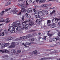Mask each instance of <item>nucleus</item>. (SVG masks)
Masks as SVG:
<instances>
[{
	"label": "nucleus",
	"mask_w": 60,
	"mask_h": 60,
	"mask_svg": "<svg viewBox=\"0 0 60 60\" xmlns=\"http://www.w3.org/2000/svg\"><path fill=\"white\" fill-rule=\"evenodd\" d=\"M28 26H29V25L28 24H26L25 25V26L23 25L22 26L21 28H19L18 29V30L20 31V32H22V30H23L24 29H27L28 28Z\"/></svg>",
	"instance_id": "f257e3e1"
},
{
	"label": "nucleus",
	"mask_w": 60,
	"mask_h": 60,
	"mask_svg": "<svg viewBox=\"0 0 60 60\" xmlns=\"http://www.w3.org/2000/svg\"><path fill=\"white\" fill-rule=\"evenodd\" d=\"M34 15L35 16H37V17H36V19L38 17L40 18L41 17L44 16V15L43 13L42 14H39V11H36V12H35Z\"/></svg>",
	"instance_id": "f03ea898"
},
{
	"label": "nucleus",
	"mask_w": 60,
	"mask_h": 60,
	"mask_svg": "<svg viewBox=\"0 0 60 60\" xmlns=\"http://www.w3.org/2000/svg\"><path fill=\"white\" fill-rule=\"evenodd\" d=\"M21 25H19L18 26V27H15V29H14L15 32V33H17V34H19V33H22V32H20V31H19V28H21Z\"/></svg>",
	"instance_id": "7ed1b4c3"
},
{
	"label": "nucleus",
	"mask_w": 60,
	"mask_h": 60,
	"mask_svg": "<svg viewBox=\"0 0 60 60\" xmlns=\"http://www.w3.org/2000/svg\"><path fill=\"white\" fill-rule=\"evenodd\" d=\"M18 6H19L20 8H25L26 7V5L22 4L21 3H19V4H18Z\"/></svg>",
	"instance_id": "20e7f679"
},
{
	"label": "nucleus",
	"mask_w": 60,
	"mask_h": 60,
	"mask_svg": "<svg viewBox=\"0 0 60 60\" xmlns=\"http://www.w3.org/2000/svg\"><path fill=\"white\" fill-rule=\"evenodd\" d=\"M41 9H40L39 10V11H40V12H42V13H44L45 12H46V14H48V11L45 10V9H43L42 11H41Z\"/></svg>",
	"instance_id": "39448f33"
},
{
	"label": "nucleus",
	"mask_w": 60,
	"mask_h": 60,
	"mask_svg": "<svg viewBox=\"0 0 60 60\" xmlns=\"http://www.w3.org/2000/svg\"><path fill=\"white\" fill-rule=\"evenodd\" d=\"M0 51V52H2V53H6V52L8 53V52H9V51H8V50L6 49L1 50Z\"/></svg>",
	"instance_id": "423d86ee"
},
{
	"label": "nucleus",
	"mask_w": 60,
	"mask_h": 60,
	"mask_svg": "<svg viewBox=\"0 0 60 60\" xmlns=\"http://www.w3.org/2000/svg\"><path fill=\"white\" fill-rule=\"evenodd\" d=\"M41 19H37L35 21V22L36 23L37 22L38 24L39 25L40 24V23H41Z\"/></svg>",
	"instance_id": "0eeeda50"
},
{
	"label": "nucleus",
	"mask_w": 60,
	"mask_h": 60,
	"mask_svg": "<svg viewBox=\"0 0 60 60\" xmlns=\"http://www.w3.org/2000/svg\"><path fill=\"white\" fill-rule=\"evenodd\" d=\"M14 38V37L13 36H10L8 37L7 40L8 41H10L11 40H12Z\"/></svg>",
	"instance_id": "6e6552de"
},
{
	"label": "nucleus",
	"mask_w": 60,
	"mask_h": 60,
	"mask_svg": "<svg viewBox=\"0 0 60 60\" xmlns=\"http://www.w3.org/2000/svg\"><path fill=\"white\" fill-rule=\"evenodd\" d=\"M21 12H24L25 13V14H26L27 12L26 11V9H24L23 8H22L21 10Z\"/></svg>",
	"instance_id": "1a4fd4ad"
},
{
	"label": "nucleus",
	"mask_w": 60,
	"mask_h": 60,
	"mask_svg": "<svg viewBox=\"0 0 60 60\" xmlns=\"http://www.w3.org/2000/svg\"><path fill=\"white\" fill-rule=\"evenodd\" d=\"M56 18H53L52 19V21L53 23L55 24V23H56L57 22V20H56Z\"/></svg>",
	"instance_id": "9d476101"
},
{
	"label": "nucleus",
	"mask_w": 60,
	"mask_h": 60,
	"mask_svg": "<svg viewBox=\"0 0 60 60\" xmlns=\"http://www.w3.org/2000/svg\"><path fill=\"white\" fill-rule=\"evenodd\" d=\"M26 11L27 12V13H32V9L31 8H29L27 9V11Z\"/></svg>",
	"instance_id": "9b49d317"
},
{
	"label": "nucleus",
	"mask_w": 60,
	"mask_h": 60,
	"mask_svg": "<svg viewBox=\"0 0 60 60\" xmlns=\"http://www.w3.org/2000/svg\"><path fill=\"white\" fill-rule=\"evenodd\" d=\"M24 40H25V39H27L28 38H29L30 37V36L29 35H27L26 36H24Z\"/></svg>",
	"instance_id": "f8f14e48"
},
{
	"label": "nucleus",
	"mask_w": 60,
	"mask_h": 60,
	"mask_svg": "<svg viewBox=\"0 0 60 60\" xmlns=\"http://www.w3.org/2000/svg\"><path fill=\"white\" fill-rule=\"evenodd\" d=\"M15 53L16 51L14 49L12 50L11 52V54L13 55V54H14Z\"/></svg>",
	"instance_id": "ddd939ff"
},
{
	"label": "nucleus",
	"mask_w": 60,
	"mask_h": 60,
	"mask_svg": "<svg viewBox=\"0 0 60 60\" xmlns=\"http://www.w3.org/2000/svg\"><path fill=\"white\" fill-rule=\"evenodd\" d=\"M11 11L13 12L14 14H17L18 12V11H16V10H12Z\"/></svg>",
	"instance_id": "4468645a"
},
{
	"label": "nucleus",
	"mask_w": 60,
	"mask_h": 60,
	"mask_svg": "<svg viewBox=\"0 0 60 60\" xmlns=\"http://www.w3.org/2000/svg\"><path fill=\"white\" fill-rule=\"evenodd\" d=\"M8 31H10V32L11 33H15V31L14 30H9V29H8Z\"/></svg>",
	"instance_id": "2eb2a0df"
},
{
	"label": "nucleus",
	"mask_w": 60,
	"mask_h": 60,
	"mask_svg": "<svg viewBox=\"0 0 60 60\" xmlns=\"http://www.w3.org/2000/svg\"><path fill=\"white\" fill-rule=\"evenodd\" d=\"M34 22H30L29 24V25L30 26H32L34 25Z\"/></svg>",
	"instance_id": "dca6fc26"
},
{
	"label": "nucleus",
	"mask_w": 60,
	"mask_h": 60,
	"mask_svg": "<svg viewBox=\"0 0 60 60\" xmlns=\"http://www.w3.org/2000/svg\"><path fill=\"white\" fill-rule=\"evenodd\" d=\"M15 22L17 26H19L20 24V22L19 21H17L16 22Z\"/></svg>",
	"instance_id": "f3484780"
},
{
	"label": "nucleus",
	"mask_w": 60,
	"mask_h": 60,
	"mask_svg": "<svg viewBox=\"0 0 60 60\" xmlns=\"http://www.w3.org/2000/svg\"><path fill=\"white\" fill-rule=\"evenodd\" d=\"M25 14V16L27 18H31V16H30V15H27V13H26V14Z\"/></svg>",
	"instance_id": "a211bd4d"
},
{
	"label": "nucleus",
	"mask_w": 60,
	"mask_h": 60,
	"mask_svg": "<svg viewBox=\"0 0 60 60\" xmlns=\"http://www.w3.org/2000/svg\"><path fill=\"white\" fill-rule=\"evenodd\" d=\"M24 37H21L20 38H19L17 39V40H21V39L22 40H24Z\"/></svg>",
	"instance_id": "6ab92c4d"
},
{
	"label": "nucleus",
	"mask_w": 60,
	"mask_h": 60,
	"mask_svg": "<svg viewBox=\"0 0 60 60\" xmlns=\"http://www.w3.org/2000/svg\"><path fill=\"white\" fill-rule=\"evenodd\" d=\"M13 26L15 27V28L16 27H17V24H16L15 22H13Z\"/></svg>",
	"instance_id": "aec40b11"
},
{
	"label": "nucleus",
	"mask_w": 60,
	"mask_h": 60,
	"mask_svg": "<svg viewBox=\"0 0 60 60\" xmlns=\"http://www.w3.org/2000/svg\"><path fill=\"white\" fill-rule=\"evenodd\" d=\"M5 47V45L4 44H2L1 45V49H4Z\"/></svg>",
	"instance_id": "412c9836"
},
{
	"label": "nucleus",
	"mask_w": 60,
	"mask_h": 60,
	"mask_svg": "<svg viewBox=\"0 0 60 60\" xmlns=\"http://www.w3.org/2000/svg\"><path fill=\"white\" fill-rule=\"evenodd\" d=\"M9 30H14V27L12 26H11L10 27Z\"/></svg>",
	"instance_id": "4be33fe9"
},
{
	"label": "nucleus",
	"mask_w": 60,
	"mask_h": 60,
	"mask_svg": "<svg viewBox=\"0 0 60 60\" xmlns=\"http://www.w3.org/2000/svg\"><path fill=\"white\" fill-rule=\"evenodd\" d=\"M47 6H48V5L47 4H44L42 5L41 6V7H47Z\"/></svg>",
	"instance_id": "5701e85b"
},
{
	"label": "nucleus",
	"mask_w": 60,
	"mask_h": 60,
	"mask_svg": "<svg viewBox=\"0 0 60 60\" xmlns=\"http://www.w3.org/2000/svg\"><path fill=\"white\" fill-rule=\"evenodd\" d=\"M15 42H13L11 44V45L13 46H14V47H15L16 45H15Z\"/></svg>",
	"instance_id": "b1692460"
},
{
	"label": "nucleus",
	"mask_w": 60,
	"mask_h": 60,
	"mask_svg": "<svg viewBox=\"0 0 60 60\" xmlns=\"http://www.w3.org/2000/svg\"><path fill=\"white\" fill-rule=\"evenodd\" d=\"M9 44H10V43H4V45H5V47H7V46H8L9 45Z\"/></svg>",
	"instance_id": "393cba45"
},
{
	"label": "nucleus",
	"mask_w": 60,
	"mask_h": 60,
	"mask_svg": "<svg viewBox=\"0 0 60 60\" xmlns=\"http://www.w3.org/2000/svg\"><path fill=\"white\" fill-rule=\"evenodd\" d=\"M47 34L49 37H51V36H52L53 35V34H49V32L47 33Z\"/></svg>",
	"instance_id": "a878e982"
},
{
	"label": "nucleus",
	"mask_w": 60,
	"mask_h": 60,
	"mask_svg": "<svg viewBox=\"0 0 60 60\" xmlns=\"http://www.w3.org/2000/svg\"><path fill=\"white\" fill-rule=\"evenodd\" d=\"M33 54H34V55H37V51L35 50L33 52Z\"/></svg>",
	"instance_id": "bb28decb"
},
{
	"label": "nucleus",
	"mask_w": 60,
	"mask_h": 60,
	"mask_svg": "<svg viewBox=\"0 0 60 60\" xmlns=\"http://www.w3.org/2000/svg\"><path fill=\"white\" fill-rule=\"evenodd\" d=\"M56 11H55V10H53L52 11V12H51L50 14L51 15H52L53 14H54L55 12Z\"/></svg>",
	"instance_id": "cd10ccee"
},
{
	"label": "nucleus",
	"mask_w": 60,
	"mask_h": 60,
	"mask_svg": "<svg viewBox=\"0 0 60 60\" xmlns=\"http://www.w3.org/2000/svg\"><path fill=\"white\" fill-rule=\"evenodd\" d=\"M5 21V20H4L3 19H1L0 21V22H4Z\"/></svg>",
	"instance_id": "c85d7f7f"
},
{
	"label": "nucleus",
	"mask_w": 60,
	"mask_h": 60,
	"mask_svg": "<svg viewBox=\"0 0 60 60\" xmlns=\"http://www.w3.org/2000/svg\"><path fill=\"white\" fill-rule=\"evenodd\" d=\"M9 19L8 18L7 19V21L6 22V23H9V22L10 21H8V20H9Z\"/></svg>",
	"instance_id": "c756f323"
},
{
	"label": "nucleus",
	"mask_w": 60,
	"mask_h": 60,
	"mask_svg": "<svg viewBox=\"0 0 60 60\" xmlns=\"http://www.w3.org/2000/svg\"><path fill=\"white\" fill-rule=\"evenodd\" d=\"M53 41H57V40L56 38H53Z\"/></svg>",
	"instance_id": "7c9ffc66"
},
{
	"label": "nucleus",
	"mask_w": 60,
	"mask_h": 60,
	"mask_svg": "<svg viewBox=\"0 0 60 60\" xmlns=\"http://www.w3.org/2000/svg\"><path fill=\"white\" fill-rule=\"evenodd\" d=\"M4 12H5V11H2L0 13V15H3Z\"/></svg>",
	"instance_id": "2f4dec72"
},
{
	"label": "nucleus",
	"mask_w": 60,
	"mask_h": 60,
	"mask_svg": "<svg viewBox=\"0 0 60 60\" xmlns=\"http://www.w3.org/2000/svg\"><path fill=\"white\" fill-rule=\"evenodd\" d=\"M51 22V21L50 20H47V25H48L49 23H50Z\"/></svg>",
	"instance_id": "473e14b6"
},
{
	"label": "nucleus",
	"mask_w": 60,
	"mask_h": 60,
	"mask_svg": "<svg viewBox=\"0 0 60 60\" xmlns=\"http://www.w3.org/2000/svg\"><path fill=\"white\" fill-rule=\"evenodd\" d=\"M44 1V0H40L39 1V3H43Z\"/></svg>",
	"instance_id": "72a5a7b5"
},
{
	"label": "nucleus",
	"mask_w": 60,
	"mask_h": 60,
	"mask_svg": "<svg viewBox=\"0 0 60 60\" xmlns=\"http://www.w3.org/2000/svg\"><path fill=\"white\" fill-rule=\"evenodd\" d=\"M9 48H14V46L12 45L8 47Z\"/></svg>",
	"instance_id": "f704fd0d"
},
{
	"label": "nucleus",
	"mask_w": 60,
	"mask_h": 60,
	"mask_svg": "<svg viewBox=\"0 0 60 60\" xmlns=\"http://www.w3.org/2000/svg\"><path fill=\"white\" fill-rule=\"evenodd\" d=\"M33 44V42H30L29 43L27 44V45H31Z\"/></svg>",
	"instance_id": "c9c22d12"
},
{
	"label": "nucleus",
	"mask_w": 60,
	"mask_h": 60,
	"mask_svg": "<svg viewBox=\"0 0 60 60\" xmlns=\"http://www.w3.org/2000/svg\"><path fill=\"white\" fill-rule=\"evenodd\" d=\"M7 3L8 4H9H9H10L11 3V0H9V1L8 2H7Z\"/></svg>",
	"instance_id": "e433bc0d"
},
{
	"label": "nucleus",
	"mask_w": 60,
	"mask_h": 60,
	"mask_svg": "<svg viewBox=\"0 0 60 60\" xmlns=\"http://www.w3.org/2000/svg\"><path fill=\"white\" fill-rule=\"evenodd\" d=\"M22 19L23 21H24V16L22 15Z\"/></svg>",
	"instance_id": "4c0bfd02"
},
{
	"label": "nucleus",
	"mask_w": 60,
	"mask_h": 60,
	"mask_svg": "<svg viewBox=\"0 0 60 60\" xmlns=\"http://www.w3.org/2000/svg\"><path fill=\"white\" fill-rule=\"evenodd\" d=\"M45 59H46V58H45V57L43 58H42L40 59V60H45Z\"/></svg>",
	"instance_id": "58836bf2"
},
{
	"label": "nucleus",
	"mask_w": 60,
	"mask_h": 60,
	"mask_svg": "<svg viewBox=\"0 0 60 60\" xmlns=\"http://www.w3.org/2000/svg\"><path fill=\"white\" fill-rule=\"evenodd\" d=\"M56 40H58L59 39V37L58 36H57L56 38Z\"/></svg>",
	"instance_id": "ea45409f"
},
{
	"label": "nucleus",
	"mask_w": 60,
	"mask_h": 60,
	"mask_svg": "<svg viewBox=\"0 0 60 60\" xmlns=\"http://www.w3.org/2000/svg\"><path fill=\"white\" fill-rule=\"evenodd\" d=\"M26 24V23H25L24 22H23L22 23V26H25V24Z\"/></svg>",
	"instance_id": "a19ab883"
},
{
	"label": "nucleus",
	"mask_w": 60,
	"mask_h": 60,
	"mask_svg": "<svg viewBox=\"0 0 60 60\" xmlns=\"http://www.w3.org/2000/svg\"><path fill=\"white\" fill-rule=\"evenodd\" d=\"M52 25V26H53V28H54V27H55L56 26V25H55V24H53Z\"/></svg>",
	"instance_id": "79ce46f5"
},
{
	"label": "nucleus",
	"mask_w": 60,
	"mask_h": 60,
	"mask_svg": "<svg viewBox=\"0 0 60 60\" xmlns=\"http://www.w3.org/2000/svg\"><path fill=\"white\" fill-rule=\"evenodd\" d=\"M56 44H60V41H58L56 43Z\"/></svg>",
	"instance_id": "37998d69"
},
{
	"label": "nucleus",
	"mask_w": 60,
	"mask_h": 60,
	"mask_svg": "<svg viewBox=\"0 0 60 60\" xmlns=\"http://www.w3.org/2000/svg\"><path fill=\"white\" fill-rule=\"evenodd\" d=\"M50 28H54L52 25H51V26L50 27Z\"/></svg>",
	"instance_id": "c03bdc74"
},
{
	"label": "nucleus",
	"mask_w": 60,
	"mask_h": 60,
	"mask_svg": "<svg viewBox=\"0 0 60 60\" xmlns=\"http://www.w3.org/2000/svg\"><path fill=\"white\" fill-rule=\"evenodd\" d=\"M2 36H4V32H2Z\"/></svg>",
	"instance_id": "a18cd8bd"
},
{
	"label": "nucleus",
	"mask_w": 60,
	"mask_h": 60,
	"mask_svg": "<svg viewBox=\"0 0 60 60\" xmlns=\"http://www.w3.org/2000/svg\"><path fill=\"white\" fill-rule=\"evenodd\" d=\"M5 5L6 6H8V5H9V4H8V3H6Z\"/></svg>",
	"instance_id": "49530a36"
},
{
	"label": "nucleus",
	"mask_w": 60,
	"mask_h": 60,
	"mask_svg": "<svg viewBox=\"0 0 60 60\" xmlns=\"http://www.w3.org/2000/svg\"><path fill=\"white\" fill-rule=\"evenodd\" d=\"M34 38H32L31 40V41H34Z\"/></svg>",
	"instance_id": "de8ad7c7"
},
{
	"label": "nucleus",
	"mask_w": 60,
	"mask_h": 60,
	"mask_svg": "<svg viewBox=\"0 0 60 60\" xmlns=\"http://www.w3.org/2000/svg\"><path fill=\"white\" fill-rule=\"evenodd\" d=\"M52 0L53 1H56V0H49V1H48V2H49V1H52Z\"/></svg>",
	"instance_id": "09e8293b"
},
{
	"label": "nucleus",
	"mask_w": 60,
	"mask_h": 60,
	"mask_svg": "<svg viewBox=\"0 0 60 60\" xmlns=\"http://www.w3.org/2000/svg\"><path fill=\"white\" fill-rule=\"evenodd\" d=\"M21 12H20L19 13L18 15H21Z\"/></svg>",
	"instance_id": "8fccbe9b"
},
{
	"label": "nucleus",
	"mask_w": 60,
	"mask_h": 60,
	"mask_svg": "<svg viewBox=\"0 0 60 60\" xmlns=\"http://www.w3.org/2000/svg\"><path fill=\"white\" fill-rule=\"evenodd\" d=\"M17 52L19 53H20L21 52V50L17 51Z\"/></svg>",
	"instance_id": "3c124183"
},
{
	"label": "nucleus",
	"mask_w": 60,
	"mask_h": 60,
	"mask_svg": "<svg viewBox=\"0 0 60 60\" xmlns=\"http://www.w3.org/2000/svg\"><path fill=\"white\" fill-rule=\"evenodd\" d=\"M44 40H46V37H45L43 38Z\"/></svg>",
	"instance_id": "603ef678"
},
{
	"label": "nucleus",
	"mask_w": 60,
	"mask_h": 60,
	"mask_svg": "<svg viewBox=\"0 0 60 60\" xmlns=\"http://www.w3.org/2000/svg\"><path fill=\"white\" fill-rule=\"evenodd\" d=\"M58 35L59 36H60V32L59 33V34H58Z\"/></svg>",
	"instance_id": "864d4df0"
},
{
	"label": "nucleus",
	"mask_w": 60,
	"mask_h": 60,
	"mask_svg": "<svg viewBox=\"0 0 60 60\" xmlns=\"http://www.w3.org/2000/svg\"><path fill=\"white\" fill-rule=\"evenodd\" d=\"M22 45H23L24 46H26V45L25 44H24V43L22 44Z\"/></svg>",
	"instance_id": "5fc2aeb1"
},
{
	"label": "nucleus",
	"mask_w": 60,
	"mask_h": 60,
	"mask_svg": "<svg viewBox=\"0 0 60 60\" xmlns=\"http://www.w3.org/2000/svg\"><path fill=\"white\" fill-rule=\"evenodd\" d=\"M9 11V9H6L5 10V11Z\"/></svg>",
	"instance_id": "6e6d98bb"
},
{
	"label": "nucleus",
	"mask_w": 60,
	"mask_h": 60,
	"mask_svg": "<svg viewBox=\"0 0 60 60\" xmlns=\"http://www.w3.org/2000/svg\"><path fill=\"white\" fill-rule=\"evenodd\" d=\"M27 22V21H25L24 22L25 23H26Z\"/></svg>",
	"instance_id": "4d7b16f0"
},
{
	"label": "nucleus",
	"mask_w": 60,
	"mask_h": 60,
	"mask_svg": "<svg viewBox=\"0 0 60 60\" xmlns=\"http://www.w3.org/2000/svg\"><path fill=\"white\" fill-rule=\"evenodd\" d=\"M26 4L27 5H28V3H27V1H26Z\"/></svg>",
	"instance_id": "13d9d810"
},
{
	"label": "nucleus",
	"mask_w": 60,
	"mask_h": 60,
	"mask_svg": "<svg viewBox=\"0 0 60 60\" xmlns=\"http://www.w3.org/2000/svg\"><path fill=\"white\" fill-rule=\"evenodd\" d=\"M56 20H57V21H58V20H59V19H58L56 18Z\"/></svg>",
	"instance_id": "bf43d9fd"
},
{
	"label": "nucleus",
	"mask_w": 60,
	"mask_h": 60,
	"mask_svg": "<svg viewBox=\"0 0 60 60\" xmlns=\"http://www.w3.org/2000/svg\"><path fill=\"white\" fill-rule=\"evenodd\" d=\"M33 35H34V36H35V35H36V34H33Z\"/></svg>",
	"instance_id": "052dcab7"
},
{
	"label": "nucleus",
	"mask_w": 60,
	"mask_h": 60,
	"mask_svg": "<svg viewBox=\"0 0 60 60\" xmlns=\"http://www.w3.org/2000/svg\"><path fill=\"white\" fill-rule=\"evenodd\" d=\"M30 20L29 19L27 20V22H30Z\"/></svg>",
	"instance_id": "680f3d73"
},
{
	"label": "nucleus",
	"mask_w": 60,
	"mask_h": 60,
	"mask_svg": "<svg viewBox=\"0 0 60 60\" xmlns=\"http://www.w3.org/2000/svg\"><path fill=\"white\" fill-rule=\"evenodd\" d=\"M41 33H40V32H39L38 33V34L39 35H41Z\"/></svg>",
	"instance_id": "e2e57ef3"
},
{
	"label": "nucleus",
	"mask_w": 60,
	"mask_h": 60,
	"mask_svg": "<svg viewBox=\"0 0 60 60\" xmlns=\"http://www.w3.org/2000/svg\"><path fill=\"white\" fill-rule=\"evenodd\" d=\"M58 24L59 26H60V22H59L58 23Z\"/></svg>",
	"instance_id": "0e129e2a"
},
{
	"label": "nucleus",
	"mask_w": 60,
	"mask_h": 60,
	"mask_svg": "<svg viewBox=\"0 0 60 60\" xmlns=\"http://www.w3.org/2000/svg\"><path fill=\"white\" fill-rule=\"evenodd\" d=\"M39 0H37L36 1V2L38 3V1H39Z\"/></svg>",
	"instance_id": "69168bd1"
},
{
	"label": "nucleus",
	"mask_w": 60,
	"mask_h": 60,
	"mask_svg": "<svg viewBox=\"0 0 60 60\" xmlns=\"http://www.w3.org/2000/svg\"><path fill=\"white\" fill-rule=\"evenodd\" d=\"M23 0H19L18 1L19 2H20V1H23Z\"/></svg>",
	"instance_id": "338daca9"
},
{
	"label": "nucleus",
	"mask_w": 60,
	"mask_h": 60,
	"mask_svg": "<svg viewBox=\"0 0 60 60\" xmlns=\"http://www.w3.org/2000/svg\"><path fill=\"white\" fill-rule=\"evenodd\" d=\"M33 11H34V12H35V9H33Z\"/></svg>",
	"instance_id": "774afa93"
}]
</instances>
